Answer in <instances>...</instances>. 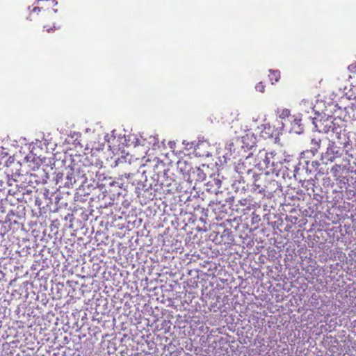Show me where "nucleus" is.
Here are the masks:
<instances>
[{
	"mask_svg": "<svg viewBox=\"0 0 356 356\" xmlns=\"http://www.w3.org/2000/svg\"><path fill=\"white\" fill-rule=\"evenodd\" d=\"M276 113L279 118L284 121V122H282V125H286L287 122H289V118H290L291 116L290 115V111L287 108H277Z\"/></svg>",
	"mask_w": 356,
	"mask_h": 356,
	"instance_id": "4",
	"label": "nucleus"
},
{
	"mask_svg": "<svg viewBox=\"0 0 356 356\" xmlns=\"http://www.w3.org/2000/svg\"><path fill=\"white\" fill-rule=\"evenodd\" d=\"M270 74H269L270 80L272 81V84L274 83L273 81L277 82L280 79V72L279 71H271L270 70Z\"/></svg>",
	"mask_w": 356,
	"mask_h": 356,
	"instance_id": "7",
	"label": "nucleus"
},
{
	"mask_svg": "<svg viewBox=\"0 0 356 356\" xmlns=\"http://www.w3.org/2000/svg\"><path fill=\"white\" fill-rule=\"evenodd\" d=\"M40 10V8L38 7H35L33 10V12H39Z\"/></svg>",
	"mask_w": 356,
	"mask_h": 356,
	"instance_id": "9",
	"label": "nucleus"
},
{
	"mask_svg": "<svg viewBox=\"0 0 356 356\" xmlns=\"http://www.w3.org/2000/svg\"><path fill=\"white\" fill-rule=\"evenodd\" d=\"M321 142V138L314 136L311 140L312 149L311 151L314 153L317 152L318 149L320 147V143Z\"/></svg>",
	"mask_w": 356,
	"mask_h": 356,
	"instance_id": "6",
	"label": "nucleus"
},
{
	"mask_svg": "<svg viewBox=\"0 0 356 356\" xmlns=\"http://www.w3.org/2000/svg\"><path fill=\"white\" fill-rule=\"evenodd\" d=\"M51 1L54 3L55 5H56L58 3L56 0H51Z\"/></svg>",
	"mask_w": 356,
	"mask_h": 356,
	"instance_id": "10",
	"label": "nucleus"
},
{
	"mask_svg": "<svg viewBox=\"0 0 356 356\" xmlns=\"http://www.w3.org/2000/svg\"><path fill=\"white\" fill-rule=\"evenodd\" d=\"M287 124H290L291 131H293L296 134H300L302 131V127L301 124V118L300 115H291L290 118H289V122Z\"/></svg>",
	"mask_w": 356,
	"mask_h": 356,
	"instance_id": "1",
	"label": "nucleus"
},
{
	"mask_svg": "<svg viewBox=\"0 0 356 356\" xmlns=\"http://www.w3.org/2000/svg\"><path fill=\"white\" fill-rule=\"evenodd\" d=\"M264 88H265V86L263 84L262 82H259V83H257L255 86V89L257 90V91H259L261 92H264Z\"/></svg>",
	"mask_w": 356,
	"mask_h": 356,
	"instance_id": "8",
	"label": "nucleus"
},
{
	"mask_svg": "<svg viewBox=\"0 0 356 356\" xmlns=\"http://www.w3.org/2000/svg\"><path fill=\"white\" fill-rule=\"evenodd\" d=\"M274 154L273 152L270 153H265L264 154V163L265 164L266 168H269L270 166H274L275 162L273 160Z\"/></svg>",
	"mask_w": 356,
	"mask_h": 356,
	"instance_id": "5",
	"label": "nucleus"
},
{
	"mask_svg": "<svg viewBox=\"0 0 356 356\" xmlns=\"http://www.w3.org/2000/svg\"><path fill=\"white\" fill-rule=\"evenodd\" d=\"M321 130L320 131H323L325 133H328L330 131L334 132L336 129L335 124L332 120V117H327L326 119L321 120Z\"/></svg>",
	"mask_w": 356,
	"mask_h": 356,
	"instance_id": "2",
	"label": "nucleus"
},
{
	"mask_svg": "<svg viewBox=\"0 0 356 356\" xmlns=\"http://www.w3.org/2000/svg\"><path fill=\"white\" fill-rule=\"evenodd\" d=\"M326 154L328 156V160L332 161L333 159L339 156V150L337 149V146L335 145V143L331 140H329V144L327 148Z\"/></svg>",
	"mask_w": 356,
	"mask_h": 356,
	"instance_id": "3",
	"label": "nucleus"
}]
</instances>
